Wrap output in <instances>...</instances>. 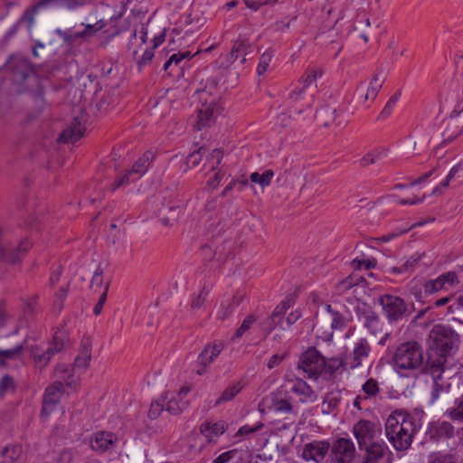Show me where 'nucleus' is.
<instances>
[{
	"instance_id": "1",
	"label": "nucleus",
	"mask_w": 463,
	"mask_h": 463,
	"mask_svg": "<svg viewBox=\"0 0 463 463\" xmlns=\"http://www.w3.org/2000/svg\"><path fill=\"white\" fill-rule=\"evenodd\" d=\"M416 432L415 420L408 411L396 410L388 416L385 422V434L396 450H407Z\"/></svg>"
},
{
	"instance_id": "2",
	"label": "nucleus",
	"mask_w": 463,
	"mask_h": 463,
	"mask_svg": "<svg viewBox=\"0 0 463 463\" xmlns=\"http://www.w3.org/2000/svg\"><path fill=\"white\" fill-rule=\"evenodd\" d=\"M152 29V24L147 21L146 24H141L132 33L128 43V49L132 52L134 60L139 67H144L151 62L154 57V50L159 46L165 40V29L153 38V46L144 48L147 35Z\"/></svg>"
},
{
	"instance_id": "3",
	"label": "nucleus",
	"mask_w": 463,
	"mask_h": 463,
	"mask_svg": "<svg viewBox=\"0 0 463 463\" xmlns=\"http://www.w3.org/2000/svg\"><path fill=\"white\" fill-rule=\"evenodd\" d=\"M322 74L319 69H307L304 75L299 79L298 85L296 86L288 95L287 105L292 109L291 112L301 114L302 111L309 108L312 104V97L307 95V88L317 80Z\"/></svg>"
},
{
	"instance_id": "4",
	"label": "nucleus",
	"mask_w": 463,
	"mask_h": 463,
	"mask_svg": "<svg viewBox=\"0 0 463 463\" xmlns=\"http://www.w3.org/2000/svg\"><path fill=\"white\" fill-rule=\"evenodd\" d=\"M393 366L397 371H414L423 364L422 345L415 341L410 340L400 344L392 356Z\"/></svg>"
},
{
	"instance_id": "5",
	"label": "nucleus",
	"mask_w": 463,
	"mask_h": 463,
	"mask_svg": "<svg viewBox=\"0 0 463 463\" xmlns=\"http://www.w3.org/2000/svg\"><path fill=\"white\" fill-rule=\"evenodd\" d=\"M379 304L390 322H397L411 314L408 304L400 297L384 294L379 298Z\"/></svg>"
},
{
	"instance_id": "6",
	"label": "nucleus",
	"mask_w": 463,
	"mask_h": 463,
	"mask_svg": "<svg viewBox=\"0 0 463 463\" xmlns=\"http://www.w3.org/2000/svg\"><path fill=\"white\" fill-rule=\"evenodd\" d=\"M326 366L325 358L316 348L307 349L299 358L298 369L302 371L306 377L317 379Z\"/></svg>"
},
{
	"instance_id": "7",
	"label": "nucleus",
	"mask_w": 463,
	"mask_h": 463,
	"mask_svg": "<svg viewBox=\"0 0 463 463\" xmlns=\"http://www.w3.org/2000/svg\"><path fill=\"white\" fill-rule=\"evenodd\" d=\"M5 66L12 70L13 80L17 85V90H26L28 89L26 82L33 78V71L30 62L24 58L11 57Z\"/></svg>"
},
{
	"instance_id": "8",
	"label": "nucleus",
	"mask_w": 463,
	"mask_h": 463,
	"mask_svg": "<svg viewBox=\"0 0 463 463\" xmlns=\"http://www.w3.org/2000/svg\"><path fill=\"white\" fill-rule=\"evenodd\" d=\"M64 347V337L61 333L56 334L52 340L48 344L46 348H40L39 346H32L31 354L33 362L38 368H44L52 357L61 352Z\"/></svg>"
},
{
	"instance_id": "9",
	"label": "nucleus",
	"mask_w": 463,
	"mask_h": 463,
	"mask_svg": "<svg viewBox=\"0 0 463 463\" xmlns=\"http://www.w3.org/2000/svg\"><path fill=\"white\" fill-rule=\"evenodd\" d=\"M429 337L430 348L445 354H449L452 350L456 340L455 333L449 327L441 325L434 326Z\"/></svg>"
},
{
	"instance_id": "10",
	"label": "nucleus",
	"mask_w": 463,
	"mask_h": 463,
	"mask_svg": "<svg viewBox=\"0 0 463 463\" xmlns=\"http://www.w3.org/2000/svg\"><path fill=\"white\" fill-rule=\"evenodd\" d=\"M207 91H199V99L202 102V107L198 109V117L195 127L198 130L203 128L212 125L217 115L220 114V107L216 103V98H206Z\"/></svg>"
},
{
	"instance_id": "11",
	"label": "nucleus",
	"mask_w": 463,
	"mask_h": 463,
	"mask_svg": "<svg viewBox=\"0 0 463 463\" xmlns=\"http://www.w3.org/2000/svg\"><path fill=\"white\" fill-rule=\"evenodd\" d=\"M371 352V346L365 338H359L354 342L352 350L347 353L344 359H335L338 365H348L354 369L361 366L365 359L368 358Z\"/></svg>"
},
{
	"instance_id": "12",
	"label": "nucleus",
	"mask_w": 463,
	"mask_h": 463,
	"mask_svg": "<svg viewBox=\"0 0 463 463\" xmlns=\"http://www.w3.org/2000/svg\"><path fill=\"white\" fill-rule=\"evenodd\" d=\"M329 463H353L355 446L350 439L338 438L330 446Z\"/></svg>"
},
{
	"instance_id": "13",
	"label": "nucleus",
	"mask_w": 463,
	"mask_h": 463,
	"mask_svg": "<svg viewBox=\"0 0 463 463\" xmlns=\"http://www.w3.org/2000/svg\"><path fill=\"white\" fill-rule=\"evenodd\" d=\"M259 409L261 412L291 413L293 411L290 399L287 393L279 390L263 398L259 404Z\"/></svg>"
},
{
	"instance_id": "14",
	"label": "nucleus",
	"mask_w": 463,
	"mask_h": 463,
	"mask_svg": "<svg viewBox=\"0 0 463 463\" xmlns=\"http://www.w3.org/2000/svg\"><path fill=\"white\" fill-rule=\"evenodd\" d=\"M5 230L0 225V260L10 263H16L31 248V242L25 239L16 246L11 247L8 241L4 238Z\"/></svg>"
},
{
	"instance_id": "15",
	"label": "nucleus",
	"mask_w": 463,
	"mask_h": 463,
	"mask_svg": "<svg viewBox=\"0 0 463 463\" xmlns=\"http://www.w3.org/2000/svg\"><path fill=\"white\" fill-rule=\"evenodd\" d=\"M353 433L360 449H364V447L374 442L373 440L381 436L382 429L380 425L370 420H361L354 425Z\"/></svg>"
},
{
	"instance_id": "16",
	"label": "nucleus",
	"mask_w": 463,
	"mask_h": 463,
	"mask_svg": "<svg viewBox=\"0 0 463 463\" xmlns=\"http://www.w3.org/2000/svg\"><path fill=\"white\" fill-rule=\"evenodd\" d=\"M118 22V18H111L109 21H105L101 19L93 24H87L85 26V29L83 30V32L87 33L86 39L92 37L98 32L109 26V28L103 32V36L101 40V43L103 45H107L114 37L119 35L121 33V30L118 28L117 24Z\"/></svg>"
},
{
	"instance_id": "17",
	"label": "nucleus",
	"mask_w": 463,
	"mask_h": 463,
	"mask_svg": "<svg viewBox=\"0 0 463 463\" xmlns=\"http://www.w3.org/2000/svg\"><path fill=\"white\" fill-rule=\"evenodd\" d=\"M284 380L290 385L291 392L298 397L300 402L309 403L317 400V392L301 378H294L292 374L288 373L285 374Z\"/></svg>"
},
{
	"instance_id": "18",
	"label": "nucleus",
	"mask_w": 463,
	"mask_h": 463,
	"mask_svg": "<svg viewBox=\"0 0 463 463\" xmlns=\"http://www.w3.org/2000/svg\"><path fill=\"white\" fill-rule=\"evenodd\" d=\"M191 391L189 386H183L178 392H166L163 397L165 402V409L172 414H178L188 407L187 394Z\"/></svg>"
},
{
	"instance_id": "19",
	"label": "nucleus",
	"mask_w": 463,
	"mask_h": 463,
	"mask_svg": "<svg viewBox=\"0 0 463 463\" xmlns=\"http://www.w3.org/2000/svg\"><path fill=\"white\" fill-rule=\"evenodd\" d=\"M329 449V442L314 440L304 446L302 457L307 461L313 460L316 463H321L327 455Z\"/></svg>"
},
{
	"instance_id": "20",
	"label": "nucleus",
	"mask_w": 463,
	"mask_h": 463,
	"mask_svg": "<svg viewBox=\"0 0 463 463\" xmlns=\"http://www.w3.org/2000/svg\"><path fill=\"white\" fill-rule=\"evenodd\" d=\"M223 347L224 345L222 342L206 345L198 356L197 365L199 368L196 370V374H204L207 366H209L216 359V357L223 350Z\"/></svg>"
},
{
	"instance_id": "21",
	"label": "nucleus",
	"mask_w": 463,
	"mask_h": 463,
	"mask_svg": "<svg viewBox=\"0 0 463 463\" xmlns=\"http://www.w3.org/2000/svg\"><path fill=\"white\" fill-rule=\"evenodd\" d=\"M289 307V300L282 301L275 307L271 315L260 323V329L265 336L282 323L283 317Z\"/></svg>"
},
{
	"instance_id": "22",
	"label": "nucleus",
	"mask_w": 463,
	"mask_h": 463,
	"mask_svg": "<svg viewBox=\"0 0 463 463\" xmlns=\"http://www.w3.org/2000/svg\"><path fill=\"white\" fill-rule=\"evenodd\" d=\"M364 326L374 336L383 335L379 341L380 345H384L389 338L390 334L383 331L384 324L380 317L373 311H368L364 314Z\"/></svg>"
},
{
	"instance_id": "23",
	"label": "nucleus",
	"mask_w": 463,
	"mask_h": 463,
	"mask_svg": "<svg viewBox=\"0 0 463 463\" xmlns=\"http://www.w3.org/2000/svg\"><path fill=\"white\" fill-rule=\"evenodd\" d=\"M227 429V424L223 420L205 421L200 426V432L208 442H216L218 438L222 435Z\"/></svg>"
},
{
	"instance_id": "24",
	"label": "nucleus",
	"mask_w": 463,
	"mask_h": 463,
	"mask_svg": "<svg viewBox=\"0 0 463 463\" xmlns=\"http://www.w3.org/2000/svg\"><path fill=\"white\" fill-rule=\"evenodd\" d=\"M76 371L66 365L59 364L54 371L55 383L61 384L62 387V382L69 387H75L79 383V374L76 375Z\"/></svg>"
},
{
	"instance_id": "25",
	"label": "nucleus",
	"mask_w": 463,
	"mask_h": 463,
	"mask_svg": "<svg viewBox=\"0 0 463 463\" xmlns=\"http://www.w3.org/2000/svg\"><path fill=\"white\" fill-rule=\"evenodd\" d=\"M117 437L108 431H99L93 434L90 439L91 449L97 452L109 450L117 441Z\"/></svg>"
},
{
	"instance_id": "26",
	"label": "nucleus",
	"mask_w": 463,
	"mask_h": 463,
	"mask_svg": "<svg viewBox=\"0 0 463 463\" xmlns=\"http://www.w3.org/2000/svg\"><path fill=\"white\" fill-rule=\"evenodd\" d=\"M385 75L383 68H378L375 72L373 73L369 85L366 89L365 93L363 95L364 101H373L375 98L377 97L380 90L382 89L384 81H385Z\"/></svg>"
},
{
	"instance_id": "27",
	"label": "nucleus",
	"mask_w": 463,
	"mask_h": 463,
	"mask_svg": "<svg viewBox=\"0 0 463 463\" xmlns=\"http://www.w3.org/2000/svg\"><path fill=\"white\" fill-rule=\"evenodd\" d=\"M454 434V427L448 421H435L430 424L428 435L430 439L439 441L441 439L450 438Z\"/></svg>"
},
{
	"instance_id": "28",
	"label": "nucleus",
	"mask_w": 463,
	"mask_h": 463,
	"mask_svg": "<svg viewBox=\"0 0 463 463\" xmlns=\"http://www.w3.org/2000/svg\"><path fill=\"white\" fill-rule=\"evenodd\" d=\"M451 116L446 120V127L442 133L443 142L449 143L463 133V118Z\"/></svg>"
},
{
	"instance_id": "29",
	"label": "nucleus",
	"mask_w": 463,
	"mask_h": 463,
	"mask_svg": "<svg viewBox=\"0 0 463 463\" xmlns=\"http://www.w3.org/2000/svg\"><path fill=\"white\" fill-rule=\"evenodd\" d=\"M63 394L62 387L57 383L49 386L43 396V413L48 415L51 413L52 407L58 403Z\"/></svg>"
},
{
	"instance_id": "30",
	"label": "nucleus",
	"mask_w": 463,
	"mask_h": 463,
	"mask_svg": "<svg viewBox=\"0 0 463 463\" xmlns=\"http://www.w3.org/2000/svg\"><path fill=\"white\" fill-rule=\"evenodd\" d=\"M85 130L81 121L75 118L70 127L63 130L58 140L62 143H74L81 137Z\"/></svg>"
},
{
	"instance_id": "31",
	"label": "nucleus",
	"mask_w": 463,
	"mask_h": 463,
	"mask_svg": "<svg viewBox=\"0 0 463 463\" xmlns=\"http://www.w3.org/2000/svg\"><path fill=\"white\" fill-rule=\"evenodd\" d=\"M91 359V344L89 338H85L82 341L81 347L78 356L74 361V367H72L77 373L85 371Z\"/></svg>"
},
{
	"instance_id": "32",
	"label": "nucleus",
	"mask_w": 463,
	"mask_h": 463,
	"mask_svg": "<svg viewBox=\"0 0 463 463\" xmlns=\"http://www.w3.org/2000/svg\"><path fill=\"white\" fill-rule=\"evenodd\" d=\"M448 354H449L430 348V352L428 354V364L433 375L439 376L444 371Z\"/></svg>"
},
{
	"instance_id": "33",
	"label": "nucleus",
	"mask_w": 463,
	"mask_h": 463,
	"mask_svg": "<svg viewBox=\"0 0 463 463\" xmlns=\"http://www.w3.org/2000/svg\"><path fill=\"white\" fill-rule=\"evenodd\" d=\"M252 52V46L250 43L249 40L240 35L238 39L233 43L232 51L230 52L231 61H234L239 57L242 56L241 62H245L246 56Z\"/></svg>"
},
{
	"instance_id": "34",
	"label": "nucleus",
	"mask_w": 463,
	"mask_h": 463,
	"mask_svg": "<svg viewBox=\"0 0 463 463\" xmlns=\"http://www.w3.org/2000/svg\"><path fill=\"white\" fill-rule=\"evenodd\" d=\"M365 456L362 463H378L383 458L388 447L384 442H373L365 447Z\"/></svg>"
},
{
	"instance_id": "35",
	"label": "nucleus",
	"mask_w": 463,
	"mask_h": 463,
	"mask_svg": "<svg viewBox=\"0 0 463 463\" xmlns=\"http://www.w3.org/2000/svg\"><path fill=\"white\" fill-rule=\"evenodd\" d=\"M153 159L154 154L147 151L134 163L131 169V175H135L133 180H138L146 174Z\"/></svg>"
},
{
	"instance_id": "36",
	"label": "nucleus",
	"mask_w": 463,
	"mask_h": 463,
	"mask_svg": "<svg viewBox=\"0 0 463 463\" xmlns=\"http://www.w3.org/2000/svg\"><path fill=\"white\" fill-rule=\"evenodd\" d=\"M66 2L67 0H40L33 6H32V8L26 10L24 14V18L26 19L28 22L29 30L32 29L34 24V16L39 9L48 6L52 4H56L58 5L65 7Z\"/></svg>"
},
{
	"instance_id": "37",
	"label": "nucleus",
	"mask_w": 463,
	"mask_h": 463,
	"mask_svg": "<svg viewBox=\"0 0 463 463\" xmlns=\"http://www.w3.org/2000/svg\"><path fill=\"white\" fill-rule=\"evenodd\" d=\"M342 400L340 390H334L328 392L322 402L321 408L324 414H330L335 411Z\"/></svg>"
},
{
	"instance_id": "38",
	"label": "nucleus",
	"mask_w": 463,
	"mask_h": 463,
	"mask_svg": "<svg viewBox=\"0 0 463 463\" xmlns=\"http://www.w3.org/2000/svg\"><path fill=\"white\" fill-rule=\"evenodd\" d=\"M24 350V346L23 344H19L11 349H0V367L8 365L10 362L20 360Z\"/></svg>"
},
{
	"instance_id": "39",
	"label": "nucleus",
	"mask_w": 463,
	"mask_h": 463,
	"mask_svg": "<svg viewBox=\"0 0 463 463\" xmlns=\"http://www.w3.org/2000/svg\"><path fill=\"white\" fill-rule=\"evenodd\" d=\"M243 299V295H236L232 298L222 303L220 310L217 312V317L225 320L233 312L234 308L240 305Z\"/></svg>"
},
{
	"instance_id": "40",
	"label": "nucleus",
	"mask_w": 463,
	"mask_h": 463,
	"mask_svg": "<svg viewBox=\"0 0 463 463\" xmlns=\"http://www.w3.org/2000/svg\"><path fill=\"white\" fill-rule=\"evenodd\" d=\"M324 317L331 322V328L333 329H339L345 326V317L338 311L334 310L330 305H326Z\"/></svg>"
},
{
	"instance_id": "41",
	"label": "nucleus",
	"mask_w": 463,
	"mask_h": 463,
	"mask_svg": "<svg viewBox=\"0 0 463 463\" xmlns=\"http://www.w3.org/2000/svg\"><path fill=\"white\" fill-rule=\"evenodd\" d=\"M57 34L60 38L63 40L65 43L68 45H73L74 43L80 42V40L86 39V32H73L71 30L69 31H61L58 29L56 31Z\"/></svg>"
},
{
	"instance_id": "42",
	"label": "nucleus",
	"mask_w": 463,
	"mask_h": 463,
	"mask_svg": "<svg viewBox=\"0 0 463 463\" xmlns=\"http://www.w3.org/2000/svg\"><path fill=\"white\" fill-rule=\"evenodd\" d=\"M21 454L18 446H7L0 453V463H16Z\"/></svg>"
},
{
	"instance_id": "43",
	"label": "nucleus",
	"mask_w": 463,
	"mask_h": 463,
	"mask_svg": "<svg viewBox=\"0 0 463 463\" xmlns=\"http://www.w3.org/2000/svg\"><path fill=\"white\" fill-rule=\"evenodd\" d=\"M428 463H458L455 455L444 452L434 451L428 456Z\"/></svg>"
},
{
	"instance_id": "44",
	"label": "nucleus",
	"mask_w": 463,
	"mask_h": 463,
	"mask_svg": "<svg viewBox=\"0 0 463 463\" xmlns=\"http://www.w3.org/2000/svg\"><path fill=\"white\" fill-rule=\"evenodd\" d=\"M387 154L386 149L384 148H378L375 150H373L366 155H364L361 160L360 164L362 166H368L370 165L375 164L380 159L383 158Z\"/></svg>"
},
{
	"instance_id": "45",
	"label": "nucleus",
	"mask_w": 463,
	"mask_h": 463,
	"mask_svg": "<svg viewBox=\"0 0 463 463\" xmlns=\"http://www.w3.org/2000/svg\"><path fill=\"white\" fill-rule=\"evenodd\" d=\"M335 112L333 108H323L317 112L316 118L319 123L327 127L335 120Z\"/></svg>"
},
{
	"instance_id": "46",
	"label": "nucleus",
	"mask_w": 463,
	"mask_h": 463,
	"mask_svg": "<svg viewBox=\"0 0 463 463\" xmlns=\"http://www.w3.org/2000/svg\"><path fill=\"white\" fill-rule=\"evenodd\" d=\"M241 389L242 385L241 383H236L229 386L223 391L220 398L215 402V406L232 400L241 391Z\"/></svg>"
},
{
	"instance_id": "47",
	"label": "nucleus",
	"mask_w": 463,
	"mask_h": 463,
	"mask_svg": "<svg viewBox=\"0 0 463 463\" xmlns=\"http://www.w3.org/2000/svg\"><path fill=\"white\" fill-rule=\"evenodd\" d=\"M274 176L272 170H266L262 174L254 172L250 175V179L252 183L259 184L262 188L269 186Z\"/></svg>"
},
{
	"instance_id": "48",
	"label": "nucleus",
	"mask_w": 463,
	"mask_h": 463,
	"mask_svg": "<svg viewBox=\"0 0 463 463\" xmlns=\"http://www.w3.org/2000/svg\"><path fill=\"white\" fill-rule=\"evenodd\" d=\"M442 288L446 290L455 288L459 284L458 275L454 271H449L439 276Z\"/></svg>"
},
{
	"instance_id": "49",
	"label": "nucleus",
	"mask_w": 463,
	"mask_h": 463,
	"mask_svg": "<svg viewBox=\"0 0 463 463\" xmlns=\"http://www.w3.org/2000/svg\"><path fill=\"white\" fill-rule=\"evenodd\" d=\"M365 398L375 397L380 392L378 382L373 378H369L362 386Z\"/></svg>"
},
{
	"instance_id": "50",
	"label": "nucleus",
	"mask_w": 463,
	"mask_h": 463,
	"mask_svg": "<svg viewBox=\"0 0 463 463\" xmlns=\"http://www.w3.org/2000/svg\"><path fill=\"white\" fill-rule=\"evenodd\" d=\"M257 321V317L254 315L248 316L241 323V326L236 330L232 339L235 341L237 338L241 337L245 332H247L251 326Z\"/></svg>"
},
{
	"instance_id": "51",
	"label": "nucleus",
	"mask_w": 463,
	"mask_h": 463,
	"mask_svg": "<svg viewBox=\"0 0 463 463\" xmlns=\"http://www.w3.org/2000/svg\"><path fill=\"white\" fill-rule=\"evenodd\" d=\"M273 53L269 50L264 52L260 57V61L257 67V72L259 75L264 74L272 61Z\"/></svg>"
},
{
	"instance_id": "52",
	"label": "nucleus",
	"mask_w": 463,
	"mask_h": 463,
	"mask_svg": "<svg viewBox=\"0 0 463 463\" xmlns=\"http://www.w3.org/2000/svg\"><path fill=\"white\" fill-rule=\"evenodd\" d=\"M447 413L451 420L463 422V397L456 401L455 406L449 409Z\"/></svg>"
},
{
	"instance_id": "53",
	"label": "nucleus",
	"mask_w": 463,
	"mask_h": 463,
	"mask_svg": "<svg viewBox=\"0 0 463 463\" xmlns=\"http://www.w3.org/2000/svg\"><path fill=\"white\" fill-rule=\"evenodd\" d=\"M108 284L109 285V282H104L103 280V276H102V270L99 269H97L96 271L94 272L93 276H92V279H91V281H90V288L95 291V292H102L103 288H105V285Z\"/></svg>"
},
{
	"instance_id": "54",
	"label": "nucleus",
	"mask_w": 463,
	"mask_h": 463,
	"mask_svg": "<svg viewBox=\"0 0 463 463\" xmlns=\"http://www.w3.org/2000/svg\"><path fill=\"white\" fill-rule=\"evenodd\" d=\"M278 3V0H259V1H254V0H244V4L245 5L254 11V12H257V11H260V9H262L263 7L267 6V5H275L276 4Z\"/></svg>"
},
{
	"instance_id": "55",
	"label": "nucleus",
	"mask_w": 463,
	"mask_h": 463,
	"mask_svg": "<svg viewBox=\"0 0 463 463\" xmlns=\"http://www.w3.org/2000/svg\"><path fill=\"white\" fill-rule=\"evenodd\" d=\"M167 210H168L169 214H166V215L163 214L160 219L161 222L165 226L172 225L179 218V215L181 213L180 207H176V208L169 207V208H167Z\"/></svg>"
},
{
	"instance_id": "56",
	"label": "nucleus",
	"mask_w": 463,
	"mask_h": 463,
	"mask_svg": "<svg viewBox=\"0 0 463 463\" xmlns=\"http://www.w3.org/2000/svg\"><path fill=\"white\" fill-rule=\"evenodd\" d=\"M401 95H402V92L401 91H397L395 94H393L389 99V100L387 101L385 107L383 108V111L381 113L382 117L386 118V117H389L392 114L394 107L396 106L397 102L400 99Z\"/></svg>"
},
{
	"instance_id": "57",
	"label": "nucleus",
	"mask_w": 463,
	"mask_h": 463,
	"mask_svg": "<svg viewBox=\"0 0 463 463\" xmlns=\"http://www.w3.org/2000/svg\"><path fill=\"white\" fill-rule=\"evenodd\" d=\"M192 57V54L190 52H183L178 53H174L171 55V57L168 59V61L164 65V70L166 71L170 67L172 63H175L176 65H179L181 61L184 59H189Z\"/></svg>"
},
{
	"instance_id": "58",
	"label": "nucleus",
	"mask_w": 463,
	"mask_h": 463,
	"mask_svg": "<svg viewBox=\"0 0 463 463\" xmlns=\"http://www.w3.org/2000/svg\"><path fill=\"white\" fill-rule=\"evenodd\" d=\"M226 173L222 169H219L217 172H215L213 176H211L207 181V187L211 190L216 189L222 180L224 178Z\"/></svg>"
},
{
	"instance_id": "59",
	"label": "nucleus",
	"mask_w": 463,
	"mask_h": 463,
	"mask_svg": "<svg viewBox=\"0 0 463 463\" xmlns=\"http://www.w3.org/2000/svg\"><path fill=\"white\" fill-rule=\"evenodd\" d=\"M441 289L444 288H442V284L439 277L435 279H430L424 283V291L427 294H433Z\"/></svg>"
},
{
	"instance_id": "60",
	"label": "nucleus",
	"mask_w": 463,
	"mask_h": 463,
	"mask_svg": "<svg viewBox=\"0 0 463 463\" xmlns=\"http://www.w3.org/2000/svg\"><path fill=\"white\" fill-rule=\"evenodd\" d=\"M222 155H223V153L222 150L214 149L208 156L207 162L213 170H215L216 167L220 165L222 158Z\"/></svg>"
},
{
	"instance_id": "61",
	"label": "nucleus",
	"mask_w": 463,
	"mask_h": 463,
	"mask_svg": "<svg viewBox=\"0 0 463 463\" xmlns=\"http://www.w3.org/2000/svg\"><path fill=\"white\" fill-rule=\"evenodd\" d=\"M133 177H135V175H131V170L126 172L122 176L118 178L115 183L112 185V190H116L120 186H125L130 184L131 182H134Z\"/></svg>"
},
{
	"instance_id": "62",
	"label": "nucleus",
	"mask_w": 463,
	"mask_h": 463,
	"mask_svg": "<svg viewBox=\"0 0 463 463\" xmlns=\"http://www.w3.org/2000/svg\"><path fill=\"white\" fill-rule=\"evenodd\" d=\"M376 266V260L373 259L367 260H354L352 261V267L355 269H360L364 267L366 269H371Z\"/></svg>"
},
{
	"instance_id": "63",
	"label": "nucleus",
	"mask_w": 463,
	"mask_h": 463,
	"mask_svg": "<svg viewBox=\"0 0 463 463\" xmlns=\"http://www.w3.org/2000/svg\"><path fill=\"white\" fill-rule=\"evenodd\" d=\"M203 150V148H200L199 150L191 153L186 159L187 165L190 167L197 166L199 163L202 161Z\"/></svg>"
},
{
	"instance_id": "64",
	"label": "nucleus",
	"mask_w": 463,
	"mask_h": 463,
	"mask_svg": "<svg viewBox=\"0 0 463 463\" xmlns=\"http://www.w3.org/2000/svg\"><path fill=\"white\" fill-rule=\"evenodd\" d=\"M72 459V453L68 449L60 450L54 458L55 463H71Z\"/></svg>"
}]
</instances>
